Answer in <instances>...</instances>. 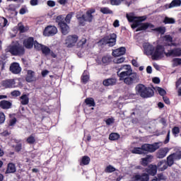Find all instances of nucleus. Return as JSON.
I'll list each match as a JSON object with an SVG mask.
<instances>
[{
	"label": "nucleus",
	"mask_w": 181,
	"mask_h": 181,
	"mask_svg": "<svg viewBox=\"0 0 181 181\" xmlns=\"http://www.w3.org/2000/svg\"><path fill=\"white\" fill-rule=\"evenodd\" d=\"M72 17H73V15L71 13H69L66 16L65 18L66 23H70V21H71Z\"/></svg>",
	"instance_id": "52"
},
{
	"label": "nucleus",
	"mask_w": 181,
	"mask_h": 181,
	"mask_svg": "<svg viewBox=\"0 0 181 181\" xmlns=\"http://www.w3.org/2000/svg\"><path fill=\"white\" fill-rule=\"evenodd\" d=\"M163 100L165 104H170V100H169V98L163 96Z\"/></svg>",
	"instance_id": "58"
},
{
	"label": "nucleus",
	"mask_w": 181,
	"mask_h": 181,
	"mask_svg": "<svg viewBox=\"0 0 181 181\" xmlns=\"http://www.w3.org/2000/svg\"><path fill=\"white\" fill-rule=\"evenodd\" d=\"M168 152H169V148H160L158 152H157V158L158 159H163L165 156L168 154Z\"/></svg>",
	"instance_id": "20"
},
{
	"label": "nucleus",
	"mask_w": 181,
	"mask_h": 181,
	"mask_svg": "<svg viewBox=\"0 0 181 181\" xmlns=\"http://www.w3.org/2000/svg\"><path fill=\"white\" fill-rule=\"evenodd\" d=\"M149 175L146 173L142 175L136 174L133 176L132 181H148Z\"/></svg>",
	"instance_id": "12"
},
{
	"label": "nucleus",
	"mask_w": 181,
	"mask_h": 181,
	"mask_svg": "<svg viewBox=\"0 0 181 181\" xmlns=\"http://www.w3.org/2000/svg\"><path fill=\"white\" fill-rule=\"evenodd\" d=\"M8 25V20L5 18H1L0 20V33H2V28H5Z\"/></svg>",
	"instance_id": "31"
},
{
	"label": "nucleus",
	"mask_w": 181,
	"mask_h": 181,
	"mask_svg": "<svg viewBox=\"0 0 181 181\" xmlns=\"http://www.w3.org/2000/svg\"><path fill=\"white\" fill-rule=\"evenodd\" d=\"M109 139L110 141H117V139H119V135L117 133H112L109 136Z\"/></svg>",
	"instance_id": "36"
},
{
	"label": "nucleus",
	"mask_w": 181,
	"mask_h": 181,
	"mask_svg": "<svg viewBox=\"0 0 181 181\" xmlns=\"http://www.w3.org/2000/svg\"><path fill=\"white\" fill-rule=\"evenodd\" d=\"M10 71L13 74H19L22 71V68H21V66L18 63L14 62L10 66Z\"/></svg>",
	"instance_id": "13"
},
{
	"label": "nucleus",
	"mask_w": 181,
	"mask_h": 181,
	"mask_svg": "<svg viewBox=\"0 0 181 181\" xmlns=\"http://www.w3.org/2000/svg\"><path fill=\"white\" fill-rule=\"evenodd\" d=\"M43 45L37 42V41H34V47L36 50H42L43 49Z\"/></svg>",
	"instance_id": "42"
},
{
	"label": "nucleus",
	"mask_w": 181,
	"mask_h": 181,
	"mask_svg": "<svg viewBox=\"0 0 181 181\" xmlns=\"http://www.w3.org/2000/svg\"><path fill=\"white\" fill-rule=\"evenodd\" d=\"M62 16H57L56 18V22H57L58 25H59V23H64V22L62 21Z\"/></svg>",
	"instance_id": "56"
},
{
	"label": "nucleus",
	"mask_w": 181,
	"mask_h": 181,
	"mask_svg": "<svg viewBox=\"0 0 181 181\" xmlns=\"http://www.w3.org/2000/svg\"><path fill=\"white\" fill-rule=\"evenodd\" d=\"M136 93L142 98H149L151 97H153V89L151 88H146L144 84H139L135 88Z\"/></svg>",
	"instance_id": "6"
},
{
	"label": "nucleus",
	"mask_w": 181,
	"mask_h": 181,
	"mask_svg": "<svg viewBox=\"0 0 181 181\" xmlns=\"http://www.w3.org/2000/svg\"><path fill=\"white\" fill-rule=\"evenodd\" d=\"M18 29L21 32V33H23L24 32H26V30H29V28L28 27H24L22 25V23H19L18 24Z\"/></svg>",
	"instance_id": "34"
},
{
	"label": "nucleus",
	"mask_w": 181,
	"mask_h": 181,
	"mask_svg": "<svg viewBox=\"0 0 181 181\" xmlns=\"http://www.w3.org/2000/svg\"><path fill=\"white\" fill-rule=\"evenodd\" d=\"M7 53H11L13 56H22L25 54V48L17 41L11 42L6 49Z\"/></svg>",
	"instance_id": "5"
},
{
	"label": "nucleus",
	"mask_w": 181,
	"mask_h": 181,
	"mask_svg": "<svg viewBox=\"0 0 181 181\" xmlns=\"http://www.w3.org/2000/svg\"><path fill=\"white\" fill-rule=\"evenodd\" d=\"M117 76L119 81H123L127 86H132L139 81V75L136 72H132V68L129 64H124L117 68Z\"/></svg>",
	"instance_id": "3"
},
{
	"label": "nucleus",
	"mask_w": 181,
	"mask_h": 181,
	"mask_svg": "<svg viewBox=\"0 0 181 181\" xmlns=\"http://www.w3.org/2000/svg\"><path fill=\"white\" fill-rule=\"evenodd\" d=\"M49 74V71L45 70L42 71V77H46Z\"/></svg>",
	"instance_id": "64"
},
{
	"label": "nucleus",
	"mask_w": 181,
	"mask_h": 181,
	"mask_svg": "<svg viewBox=\"0 0 181 181\" xmlns=\"http://www.w3.org/2000/svg\"><path fill=\"white\" fill-rule=\"evenodd\" d=\"M153 83H155V84H159L160 83V79L159 78H153Z\"/></svg>",
	"instance_id": "60"
},
{
	"label": "nucleus",
	"mask_w": 181,
	"mask_h": 181,
	"mask_svg": "<svg viewBox=\"0 0 181 181\" xmlns=\"http://www.w3.org/2000/svg\"><path fill=\"white\" fill-rule=\"evenodd\" d=\"M77 36L76 35L68 36L65 40V46H66V47H73L77 42Z\"/></svg>",
	"instance_id": "11"
},
{
	"label": "nucleus",
	"mask_w": 181,
	"mask_h": 181,
	"mask_svg": "<svg viewBox=\"0 0 181 181\" xmlns=\"http://www.w3.org/2000/svg\"><path fill=\"white\" fill-rule=\"evenodd\" d=\"M146 172L151 175V176H155L158 172V167L156 165H150L148 168L146 169Z\"/></svg>",
	"instance_id": "18"
},
{
	"label": "nucleus",
	"mask_w": 181,
	"mask_h": 181,
	"mask_svg": "<svg viewBox=\"0 0 181 181\" xmlns=\"http://www.w3.org/2000/svg\"><path fill=\"white\" fill-rule=\"evenodd\" d=\"M90 157L85 156L83 157H82L81 160V165H88V163H90Z\"/></svg>",
	"instance_id": "33"
},
{
	"label": "nucleus",
	"mask_w": 181,
	"mask_h": 181,
	"mask_svg": "<svg viewBox=\"0 0 181 181\" xmlns=\"http://www.w3.org/2000/svg\"><path fill=\"white\" fill-rule=\"evenodd\" d=\"M34 43L35 40H33V37H28L23 42V45L26 49H32V47H33Z\"/></svg>",
	"instance_id": "17"
},
{
	"label": "nucleus",
	"mask_w": 181,
	"mask_h": 181,
	"mask_svg": "<svg viewBox=\"0 0 181 181\" xmlns=\"http://www.w3.org/2000/svg\"><path fill=\"white\" fill-rule=\"evenodd\" d=\"M156 91L158 92V94H160V95H162L163 97V95H166V90H165V89L162 88L156 87Z\"/></svg>",
	"instance_id": "39"
},
{
	"label": "nucleus",
	"mask_w": 181,
	"mask_h": 181,
	"mask_svg": "<svg viewBox=\"0 0 181 181\" xmlns=\"http://www.w3.org/2000/svg\"><path fill=\"white\" fill-rule=\"evenodd\" d=\"M36 78L35 77V72L33 71H28V74L26 77V81L28 83H32V81H35Z\"/></svg>",
	"instance_id": "25"
},
{
	"label": "nucleus",
	"mask_w": 181,
	"mask_h": 181,
	"mask_svg": "<svg viewBox=\"0 0 181 181\" xmlns=\"http://www.w3.org/2000/svg\"><path fill=\"white\" fill-rule=\"evenodd\" d=\"M162 146L161 142L154 143L153 144H144L141 147H135L132 150V153H136L137 155H144L145 152H149L152 153L159 149Z\"/></svg>",
	"instance_id": "4"
},
{
	"label": "nucleus",
	"mask_w": 181,
	"mask_h": 181,
	"mask_svg": "<svg viewBox=\"0 0 181 181\" xmlns=\"http://www.w3.org/2000/svg\"><path fill=\"white\" fill-rule=\"evenodd\" d=\"M158 177L159 180H166V176L163 175V174H158Z\"/></svg>",
	"instance_id": "55"
},
{
	"label": "nucleus",
	"mask_w": 181,
	"mask_h": 181,
	"mask_svg": "<svg viewBox=\"0 0 181 181\" xmlns=\"http://www.w3.org/2000/svg\"><path fill=\"white\" fill-rule=\"evenodd\" d=\"M170 139V131H168L167 137H166L165 141H164V143L168 144L169 142Z\"/></svg>",
	"instance_id": "57"
},
{
	"label": "nucleus",
	"mask_w": 181,
	"mask_h": 181,
	"mask_svg": "<svg viewBox=\"0 0 181 181\" xmlns=\"http://www.w3.org/2000/svg\"><path fill=\"white\" fill-rule=\"evenodd\" d=\"M116 170H117V168H115V167H114L112 165H109L106 166V168H105V173H113V172H116Z\"/></svg>",
	"instance_id": "29"
},
{
	"label": "nucleus",
	"mask_w": 181,
	"mask_h": 181,
	"mask_svg": "<svg viewBox=\"0 0 181 181\" xmlns=\"http://www.w3.org/2000/svg\"><path fill=\"white\" fill-rule=\"evenodd\" d=\"M15 172H16V167H15V164L9 163L8 165L6 173H15Z\"/></svg>",
	"instance_id": "28"
},
{
	"label": "nucleus",
	"mask_w": 181,
	"mask_h": 181,
	"mask_svg": "<svg viewBox=\"0 0 181 181\" xmlns=\"http://www.w3.org/2000/svg\"><path fill=\"white\" fill-rule=\"evenodd\" d=\"M28 12H29V10H28V7L26 6H22L19 11L20 15H25V13H28Z\"/></svg>",
	"instance_id": "43"
},
{
	"label": "nucleus",
	"mask_w": 181,
	"mask_h": 181,
	"mask_svg": "<svg viewBox=\"0 0 181 181\" xmlns=\"http://www.w3.org/2000/svg\"><path fill=\"white\" fill-rule=\"evenodd\" d=\"M163 40L164 42V43H165V45H168V46H175V44H173V38L172 37V36L167 35H165L163 37Z\"/></svg>",
	"instance_id": "23"
},
{
	"label": "nucleus",
	"mask_w": 181,
	"mask_h": 181,
	"mask_svg": "<svg viewBox=\"0 0 181 181\" xmlns=\"http://www.w3.org/2000/svg\"><path fill=\"white\" fill-rule=\"evenodd\" d=\"M102 62L103 64H107V63H110V57H103L102 58Z\"/></svg>",
	"instance_id": "50"
},
{
	"label": "nucleus",
	"mask_w": 181,
	"mask_h": 181,
	"mask_svg": "<svg viewBox=\"0 0 181 181\" xmlns=\"http://www.w3.org/2000/svg\"><path fill=\"white\" fill-rule=\"evenodd\" d=\"M126 18L129 21V22L133 23L131 25L132 29H135L136 28H137L136 32L146 30V29H151L152 30H156V32H158V33H161V35H163V33L166 32V28L165 27H160L153 29L155 26L149 23L141 24V22H143V21H145L146 19V16L136 17L135 16V14L134 13H129L126 14Z\"/></svg>",
	"instance_id": "2"
},
{
	"label": "nucleus",
	"mask_w": 181,
	"mask_h": 181,
	"mask_svg": "<svg viewBox=\"0 0 181 181\" xmlns=\"http://www.w3.org/2000/svg\"><path fill=\"white\" fill-rule=\"evenodd\" d=\"M99 43L100 45H108L110 47L115 46V43H117V35L115 33L110 34L103 37Z\"/></svg>",
	"instance_id": "8"
},
{
	"label": "nucleus",
	"mask_w": 181,
	"mask_h": 181,
	"mask_svg": "<svg viewBox=\"0 0 181 181\" xmlns=\"http://www.w3.org/2000/svg\"><path fill=\"white\" fill-rule=\"evenodd\" d=\"M103 84L105 87H110V86H115L117 84V79L114 78L105 79L103 82Z\"/></svg>",
	"instance_id": "19"
},
{
	"label": "nucleus",
	"mask_w": 181,
	"mask_h": 181,
	"mask_svg": "<svg viewBox=\"0 0 181 181\" xmlns=\"http://www.w3.org/2000/svg\"><path fill=\"white\" fill-rule=\"evenodd\" d=\"M181 1L180 0H173L171 4L169 5V8H174V6H180Z\"/></svg>",
	"instance_id": "37"
},
{
	"label": "nucleus",
	"mask_w": 181,
	"mask_h": 181,
	"mask_svg": "<svg viewBox=\"0 0 181 181\" xmlns=\"http://www.w3.org/2000/svg\"><path fill=\"white\" fill-rule=\"evenodd\" d=\"M47 5H48V6L53 7V6H54L56 5V3L54 1H47Z\"/></svg>",
	"instance_id": "61"
},
{
	"label": "nucleus",
	"mask_w": 181,
	"mask_h": 181,
	"mask_svg": "<svg viewBox=\"0 0 181 181\" xmlns=\"http://www.w3.org/2000/svg\"><path fill=\"white\" fill-rule=\"evenodd\" d=\"M168 162L166 160H161L157 165V169L160 170V172H163V170H166L168 169Z\"/></svg>",
	"instance_id": "21"
},
{
	"label": "nucleus",
	"mask_w": 181,
	"mask_h": 181,
	"mask_svg": "<svg viewBox=\"0 0 181 181\" xmlns=\"http://www.w3.org/2000/svg\"><path fill=\"white\" fill-rule=\"evenodd\" d=\"M12 107V103L8 100H1L0 101V108L2 110H9Z\"/></svg>",
	"instance_id": "22"
},
{
	"label": "nucleus",
	"mask_w": 181,
	"mask_h": 181,
	"mask_svg": "<svg viewBox=\"0 0 181 181\" xmlns=\"http://www.w3.org/2000/svg\"><path fill=\"white\" fill-rule=\"evenodd\" d=\"M146 73H148V74H152V66H147Z\"/></svg>",
	"instance_id": "62"
},
{
	"label": "nucleus",
	"mask_w": 181,
	"mask_h": 181,
	"mask_svg": "<svg viewBox=\"0 0 181 181\" xmlns=\"http://www.w3.org/2000/svg\"><path fill=\"white\" fill-rule=\"evenodd\" d=\"M175 21L174 18L165 17L164 19V23H175Z\"/></svg>",
	"instance_id": "45"
},
{
	"label": "nucleus",
	"mask_w": 181,
	"mask_h": 181,
	"mask_svg": "<svg viewBox=\"0 0 181 181\" xmlns=\"http://www.w3.org/2000/svg\"><path fill=\"white\" fill-rule=\"evenodd\" d=\"M179 159H181V151L173 153L169 156L167 158V165H168V166H172V165H173L175 163V160H179Z\"/></svg>",
	"instance_id": "10"
},
{
	"label": "nucleus",
	"mask_w": 181,
	"mask_h": 181,
	"mask_svg": "<svg viewBox=\"0 0 181 181\" xmlns=\"http://www.w3.org/2000/svg\"><path fill=\"white\" fill-rule=\"evenodd\" d=\"M57 33V28L54 25H48L44 30V36H54Z\"/></svg>",
	"instance_id": "9"
},
{
	"label": "nucleus",
	"mask_w": 181,
	"mask_h": 181,
	"mask_svg": "<svg viewBox=\"0 0 181 181\" xmlns=\"http://www.w3.org/2000/svg\"><path fill=\"white\" fill-rule=\"evenodd\" d=\"M41 50H42L43 54H45V56H47V54H49L50 53V49L45 45L42 47Z\"/></svg>",
	"instance_id": "44"
},
{
	"label": "nucleus",
	"mask_w": 181,
	"mask_h": 181,
	"mask_svg": "<svg viewBox=\"0 0 181 181\" xmlns=\"http://www.w3.org/2000/svg\"><path fill=\"white\" fill-rule=\"evenodd\" d=\"M122 0H105L103 4H111L112 5H119Z\"/></svg>",
	"instance_id": "32"
},
{
	"label": "nucleus",
	"mask_w": 181,
	"mask_h": 181,
	"mask_svg": "<svg viewBox=\"0 0 181 181\" xmlns=\"http://www.w3.org/2000/svg\"><path fill=\"white\" fill-rule=\"evenodd\" d=\"M20 102L22 105H28L29 104V97L27 95H23L20 98Z\"/></svg>",
	"instance_id": "26"
},
{
	"label": "nucleus",
	"mask_w": 181,
	"mask_h": 181,
	"mask_svg": "<svg viewBox=\"0 0 181 181\" xmlns=\"http://www.w3.org/2000/svg\"><path fill=\"white\" fill-rule=\"evenodd\" d=\"M113 62L116 64H121V63H124V62H125V58L124 57H122L120 58H115L114 59Z\"/></svg>",
	"instance_id": "40"
},
{
	"label": "nucleus",
	"mask_w": 181,
	"mask_h": 181,
	"mask_svg": "<svg viewBox=\"0 0 181 181\" xmlns=\"http://www.w3.org/2000/svg\"><path fill=\"white\" fill-rule=\"evenodd\" d=\"M13 141L16 144V146H13V147L15 148L16 151L17 152H19V151H22V144L18 142V141H16V140H13Z\"/></svg>",
	"instance_id": "38"
},
{
	"label": "nucleus",
	"mask_w": 181,
	"mask_h": 181,
	"mask_svg": "<svg viewBox=\"0 0 181 181\" xmlns=\"http://www.w3.org/2000/svg\"><path fill=\"white\" fill-rule=\"evenodd\" d=\"M152 159H153V156L147 155L145 158L141 159V165H142V166H148V165L152 162Z\"/></svg>",
	"instance_id": "16"
},
{
	"label": "nucleus",
	"mask_w": 181,
	"mask_h": 181,
	"mask_svg": "<svg viewBox=\"0 0 181 181\" xmlns=\"http://www.w3.org/2000/svg\"><path fill=\"white\" fill-rule=\"evenodd\" d=\"M16 124V118H13L11 119H10V122H9L10 127H13V125Z\"/></svg>",
	"instance_id": "53"
},
{
	"label": "nucleus",
	"mask_w": 181,
	"mask_h": 181,
	"mask_svg": "<svg viewBox=\"0 0 181 181\" xmlns=\"http://www.w3.org/2000/svg\"><path fill=\"white\" fill-rule=\"evenodd\" d=\"M59 27L63 35H67L70 32V28L65 23H59Z\"/></svg>",
	"instance_id": "24"
},
{
	"label": "nucleus",
	"mask_w": 181,
	"mask_h": 181,
	"mask_svg": "<svg viewBox=\"0 0 181 181\" xmlns=\"http://www.w3.org/2000/svg\"><path fill=\"white\" fill-rule=\"evenodd\" d=\"M179 132H180L179 127H175L173 129V134H174V135H177Z\"/></svg>",
	"instance_id": "54"
},
{
	"label": "nucleus",
	"mask_w": 181,
	"mask_h": 181,
	"mask_svg": "<svg viewBox=\"0 0 181 181\" xmlns=\"http://www.w3.org/2000/svg\"><path fill=\"white\" fill-rule=\"evenodd\" d=\"M144 53L146 56H151L153 60H160L165 56L167 57H179L181 56V50L174 49L165 52V47L162 45H157L156 47L153 45L146 42L144 44Z\"/></svg>",
	"instance_id": "1"
},
{
	"label": "nucleus",
	"mask_w": 181,
	"mask_h": 181,
	"mask_svg": "<svg viewBox=\"0 0 181 181\" xmlns=\"http://www.w3.org/2000/svg\"><path fill=\"white\" fill-rule=\"evenodd\" d=\"M114 28H118L119 27V21L115 20L113 23Z\"/></svg>",
	"instance_id": "59"
},
{
	"label": "nucleus",
	"mask_w": 181,
	"mask_h": 181,
	"mask_svg": "<svg viewBox=\"0 0 181 181\" xmlns=\"http://www.w3.org/2000/svg\"><path fill=\"white\" fill-rule=\"evenodd\" d=\"M100 12L102 13L106 14V15H112V11H111L108 7H103L100 8Z\"/></svg>",
	"instance_id": "35"
},
{
	"label": "nucleus",
	"mask_w": 181,
	"mask_h": 181,
	"mask_svg": "<svg viewBox=\"0 0 181 181\" xmlns=\"http://www.w3.org/2000/svg\"><path fill=\"white\" fill-rule=\"evenodd\" d=\"M126 50L127 49L124 47L116 49L113 50L112 56H114L115 57H118L119 56H124V54H125Z\"/></svg>",
	"instance_id": "15"
},
{
	"label": "nucleus",
	"mask_w": 181,
	"mask_h": 181,
	"mask_svg": "<svg viewBox=\"0 0 181 181\" xmlns=\"http://www.w3.org/2000/svg\"><path fill=\"white\" fill-rule=\"evenodd\" d=\"M85 103L86 105L88 107H95V102H94V99L92 98H88L85 100Z\"/></svg>",
	"instance_id": "30"
},
{
	"label": "nucleus",
	"mask_w": 181,
	"mask_h": 181,
	"mask_svg": "<svg viewBox=\"0 0 181 181\" xmlns=\"http://www.w3.org/2000/svg\"><path fill=\"white\" fill-rule=\"evenodd\" d=\"M95 12V10L91 9L86 12V15H83V12L79 11L77 15L76 18L82 26H84V22H91L93 21V13Z\"/></svg>",
	"instance_id": "7"
},
{
	"label": "nucleus",
	"mask_w": 181,
	"mask_h": 181,
	"mask_svg": "<svg viewBox=\"0 0 181 181\" xmlns=\"http://www.w3.org/2000/svg\"><path fill=\"white\" fill-rule=\"evenodd\" d=\"M115 119L113 117L108 118L105 120L106 125H112L114 124Z\"/></svg>",
	"instance_id": "47"
},
{
	"label": "nucleus",
	"mask_w": 181,
	"mask_h": 181,
	"mask_svg": "<svg viewBox=\"0 0 181 181\" xmlns=\"http://www.w3.org/2000/svg\"><path fill=\"white\" fill-rule=\"evenodd\" d=\"M173 64L175 67L177 66H181V59L180 58H175L173 59Z\"/></svg>",
	"instance_id": "41"
},
{
	"label": "nucleus",
	"mask_w": 181,
	"mask_h": 181,
	"mask_svg": "<svg viewBox=\"0 0 181 181\" xmlns=\"http://www.w3.org/2000/svg\"><path fill=\"white\" fill-rule=\"evenodd\" d=\"M88 80H90V74L87 71H85L82 74L81 81L84 84H86Z\"/></svg>",
	"instance_id": "27"
},
{
	"label": "nucleus",
	"mask_w": 181,
	"mask_h": 181,
	"mask_svg": "<svg viewBox=\"0 0 181 181\" xmlns=\"http://www.w3.org/2000/svg\"><path fill=\"white\" fill-rule=\"evenodd\" d=\"M6 117L5 113L0 112V125L5 122Z\"/></svg>",
	"instance_id": "46"
},
{
	"label": "nucleus",
	"mask_w": 181,
	"mask_h": 181,
	"mask_svg": "<svg viewBox=\"0 0 181 181\" xmlns=\"http://www.w3.org/2000/svg\"><path fill=\"white\" fill-rule=\"evenodd\" d=\"M1 86L4 88H11L15 86V80L13 79H7L5 81H3L1 82Z\"/></svg>",
	"instance_id": "14"
},
{
	"label": "nucleus",
	"mask_w": 181,
	"mask_h": 181,
	"mask_svg": "<svg viewBox=\"0 0 181 181\" xmlns=\"http://www.w3.org/2000/svg\"><path fill=\"white\" fill-rule=\"evenodd\" d=\"M132 64L134 67H138L139 65L138 64V62H136V60L133 59L132 61Z\"/></svg>",
	"instance_id": "63"
},
{
	"label": "nucleus",
	"mask_w": 181,
	"mask_h": 181,
	"mask_svg": "<svg viewBox=\"0 0 181 181\" xmlns=\"http://www.w3.org/2000/svg\"><path fill=\"white\" fill-rule=\"evenodd\" d=\"M28 144H35V137L33 136H30L27 139Z\"/></svg>",
	"instance_id": "49"
},
{
	"label": "nucleus",
	"mask_w": 181,
	"mask_h": 181,
	"mask_svg": "<svg viewBox=\"0 0 181 181\" xmlns=\"http://www.w3.org/2000/svg\"><path fill=\"white\" fill-rule=\"evenodd\" d=\"M12 97H19L21 95V91L19 90H13L11 93Z\"/></svg>",
	"instance_id": "48"
},
{
	"label": "nucleus",
	"mask_w": 181,
	"mask_h": 181,
	"mask_svg": "<svg viewBox=\"0 0 181 181\" xmlns=\"http://www.w3.org/2000/svg\"><path fill=\"white\" fill-rule=\"evenodd\" d=\"M30 4L31 6H36L39 5V0H30Z\"/></svg>",
	"instance_id": "51"
}]
</instances>
